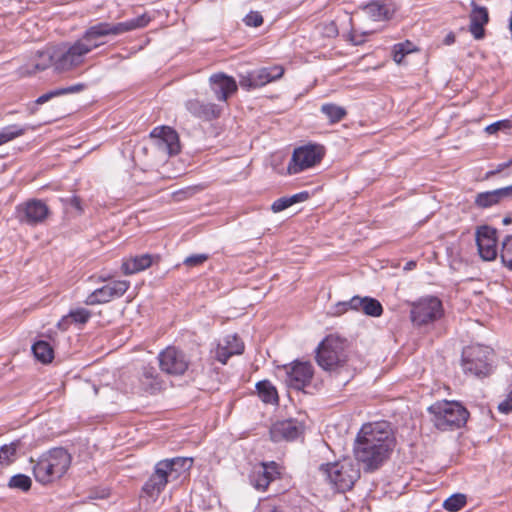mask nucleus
I'll return each mask as SVG.
<instances>
[{
	"mask_svg": "<svg viewBox=\"0 0 512 512\" xmlns=\"http://www.w3.org/2000/svg\"><path fill=\"white\" fill-rule=\"evenodd\" d=\"M394 445L395 439L387 422L366 423L356 436L353 453L364 471L373 472L389 458Z\"/></svg>",
	"mask_w": 512,
	"mask_h": 512,
	"instance_id": "f257e3e1",
	"label": "nucleus"
},
{
	"mask_svg": "<svg viewBox=\"0 0 512 512\" xmlns=\"http://www.w3.org/2000/svg\"><path fill=\"white\" fill-rule=\"evenodd\" d=\"M150 22V17L142 14L136 18L124 22L110 23L98 22L89 26L80 37L91 51L104 45V38L108 36H118L139 28H143Z\"/></svg>",
	"mask_w": 512,
	"mask_h": 512,
	"instance_id": "f03ea898",
	"label": "nucleus"
},
{
	"mask_svg": "<svg viewBox=\"0 0 512 512\" xmlns=\"http://www.w3.org/2000/svg\"><path fill=\"white\" fill-rule=\"evenodd\" d=\"M70 462V455L63 448L50 450L41 455L37 461L31 459V463L34 464V477L42 484H48L60 478L69 468Z\"/></svg>",
	"mask_w": 512,
	"mask_h": 512,
	"instance_id": "7ed1b4c3",
	"label": "nucleus"
},
{
	"mask_svg": "<svg viewBox=\"0 0 512 512\" xmlns=\"http://www.w3.org/2000/svg\"><path fill=\"white\" fill-rule=\"evenodd\" d=\"M91 52L89 47L78 38L73 43L69 44L67 48L54 60L49 52H41L39 57L43 60L35 64V69L38 71L45 70L51 64L58 72L69 71L79 67L85 61L86 56Z\"/></svg>",
	"mask_w": 512,
	"mask_h": 512,
	"instance_id": "20e7f679",
	"label": "nucleus"
},
{
	"mask_svg": "<svg viewBox=\"0 0 512 512\" xmlns=\"http://www.w3.org/2000/svg\"><path fill=\"white\" fill-rule=\"evenodd\" d=\"M347 341L337 335H328L316 349V361L325 371L334 372L342 368L348 359Z\"/></svg>",
	"mask_w": 512,
	"mask_h": 512,
	"instance_id": "39448f33",
	"label": "nucleus"
},
{
	"mask_svg": "<svg viewBox=\"0 0 512 512\" xmlns=\"http://www.w3.org/2000/svg\"><path fill=\"white\" fill-rule=\"evenodd\" d=\"M434 426L442 431L454 430L463 426L469 416L460 403L454 401L436 402L428 408Z\"/></svg>",
	"mask_w": 512,
	"mask_h": 512,
	"instance_id": "423d86ee",
	"label": "nucleus"
},
{
	"mask_svg": "<svg viewBox=\"0 0 512 512\" xmlns=\"http://www.w3.org/2000/svg\"><path fill=\"white\" fill-rule=\"evenodd\" d=\"M321 472L339 492L351 489L360 477V470L350 459L322 464Z\"/></svg>",
	"mask_w": 512,
	"mask_h": 512,
	"instance_id": "0eeeda50",
	"label": "nucleus"
},
{
	"mask_svg": "<svg viewBox=\"0 0 512 512\" xmlns=\"http://www.w3.org/2000/svg\"><path fill=\"white\" fill-rule=\"evenodd\" d=\"M493 351L487 346L471 345L463 349L461 365L465 374L478 378L491 374Z\"/></svg>",
	"mask_w": 512,
	"mask_h": 512,
	"instance_id": "6e6552de",
	"label": "nucleus"
},
{
	"mask_svg": "<svg viewBox=\"0 0 512 512\" xmlns=\"http://www.w3.org/2000/svg\"><path fill=\"white\" fill-rule=\"evenodd\" d=\"M443 315L442 302L435 296H427L412 304L410 317L416 326H424L440 319Z\"/></svg>",
	"mask_w": 512,
	"mask_h": 512,
	"instance_id": "1a4fd4ad",
	"label": "nucleus"
},
{
	"mask_svg": "<svg viewBox=\"0 0 512 512\" xmlns=\"http://www.w3.org/2000/svg\"><path fill=\"white\" fill-rule=\"evenodd\" d=\"M285 69L282 65L261 67L239 75V84L246 91L261 88L283 77Z\"/></svg>",
	"mask_w": 512,
	"mask_h": 512,
	"instance_id": "9d476101",
	"label": "nucleus"
},
{
	"mask_svg": "<svg viewBox=\"0 0 512 512\" xmlns=\"http://www.w3.org/2000/svg\"><path fill=\"white\" fill-rule=\"evenodd\" d=\"M324 156V147L318 144H309L298 147L292 154L288 165L289 174H297L320 163Z\"/></svg>",
	"mask_w": 512,
	"mask_h": 512,
	"instance_id": "9b49d317",
	"label": "nucleus"
},
{
	"mask_svg": "<svg viewBox=\"0 0 512 512\" xmlns=\"http://www.w3.org/2000/svg\"><path fill=\"white\" fill-rule=\"evenodd\" d=\"M130 287L127 280H113L92 291L84 300L88 306L106 304L122 297Z\"/></svg>",
	"mask_w": 512,
	"mask_h": 512,
	"instance_id": "f8f14e48",
	"label": "nucleus"
},
{
	"mask_svg": "<svg viewBox=\"0 0 512 512\" xmlns=\"http://www.w3.org/2000/svg\"><path fill=\"white\" fill-rule=\"evenodd\" d=\"M47 204L39 199L27 200L16 207V218L20 223L36 226L43 223L49 216Z\"/></svg>",
	"mask_w": 512,
	"mask_h": 512,
	"instance_id": "ddd939ff",
	"label": "nucleus"
},
{
	"mask_svg": "<svg viewBox=\"0 0 512 512\" xmlns=\"http://www.w3.org/2000/svg\"><path fill=\"white\" fill-rule=\"evenodd\" d=\"M160 369L170 375H183L190 364L186 354L176 347L170 346L158 355Z\"/></svg>",
	"mask_w": 512,
	"mask_h": 512,
	"instance_id": "4468645a",
	"label": "nucleus"
},
{
	"mask_svg": "<svg viewBox=\"0 0 512 512\" xmlns=\"http://www.w3.org/2000/svg\"><path fill=\"white\" fill-rule=\"evenodd\" d=\"M305 426L298 419H285L275 422L270 428V438L273 442L293 441L304 433Z\"/></svg>",
	"mask_w": 512,
	"mask_h": 512,
	"instance_id": "2eb2a0df",
	"label": "nucleus"
},
{
	"mask_svg": "<svg viewBox=\"0 0 512 512\" xmlns=\"http://www.w3.org/2000/svg\"><path fill=\"white\" fill-rule=\"evenodd\" d=\"M150 138L158 150L169 155L177 154L180 151L179 136L169 126H158L150 132Z\"/></svg>",
	"mask_w": 512,
	"mask_h": 512,
	"instance_id": "dca6fc26",
	"label": "nucleus"
},
{
	"mask_svg": "<svg viewBox=\"0 0 512 512\" xmlns=\"http://www.w3.org/2000/svg\"><path fill=\"white\" fill-rule=\"evenodd\" d=\"M496 229L487 225L476 230V244L480 257L485 261L494 260L497 256Z\"/></svg>",
	"mask_w": 512,
	"mask_h": 512,
	"instance_id": "f3484780",
	"label": "nucleus"
},
{
	"mask_svg": "<svg viewBox=\"0 0 512 512\" xmlns=\"http://www.w3.org/2000/svg\"><path fill=\"white\" fill-rule=\"evenodd\" d=\"M286 382L289 387L303 390L310 384L314 369L310 362L295 361L287 369Z\"/></svg>",
	"mask_w": 512,
	"mask_h": 512,
	"instance_id": "a211bd4d",
	"label": "nucleus"
},
{
	"mask_svg": "<svg viewBox=\"0 0 512 512\" xmlns=\"http://www.w3.org/2000/svg\"><path fill=\"white\" fill-rule=\"evenodd\" d=\"M279 475L278 465L274 461L255 466L250 474V483L257 490L264 491Z\"/></svg>",
	"mask_w": 512,
	"mask_h": 512,
	"instance_id": "6ab92c4d",
	"label": "nucleus"
},
{
	"mask_svg": "<svg viewBox=\"0 0 512 512\" xmlns=\"http://www.w3.org/2000/svg\"><path fill=\"white\" fill-rule=\"evenodd\" d=\"M163 466H166V464L157 462L154 467V472L142 487V491L150 498H157L171 480V476Z\"/></svg>",
	"mask_w": 512,
	"mask_h": 512,
	"instance_id": "aec40b11",
	"label": "nucleus"
},
{
	"mask_svg": "<svg viewBox=\"0 0 512 512\" xmlns=\"http://www.w3.org/2000/svg\"><path fill=\"white\" fill-rule=\"evenodd\" d=\"M209 81L211 89L219 101H226L237 90L235 79L224 73L213 74Z\"/></svg>",
	"mask_w": 512,
	"mask_h": 512,
	"instance_id": "412c9836",
	"label": "nucleus"
},
{
	"mask_svg": "<svg viewBox=\"0 0 512 512\" xmlns=\"http://www.w3.org/2000/svg\"><path fill=\"white\" fill-rule=\"evenodd\" d=\"M186 110L194 117L211 121L220 116L221 109L214 103H205L198 99H190L185 102Z\"/></svg>",
	"mask_w": 512,
	"mask_h": 512,
	"instance_id": "4be33fe9",
	"label": "nucleus"
},
{
	"mask_svg": "<svg viewBox=\"0 0 512 512\" xmlns=\"http://www.w3.org/2000/svg\"><path fill=\"white\" fill-rule=\"evenodd\" d=\"M244 351V343L236 335H227L219 342L216 349V359L222 364H226L228 359L233 355L242 354Z\"/></svg>",
	"mask_w": 512,
	"mask_h": 512,
	"instance_id": "5701e85b",
	"label": "nucleus"
},
{
	"mask_svg": "<svg viewBox=\"0 0 512 512\" xmlns=\"http://www.w3.org/2000/svg\"><path fill=\"white\" fill-rule=\"evenodd\" d=\"M469 31L473 37L480 40L485 35L484 26L489 21V14L486 7L478 6L474 1L471 3Z\"/></svg>",
	"mask_w": 512,
	"mask_h": 512,
	"instance_id": "b1692460",
	"label": "nucleus"
},
{
	"mask_svg": "<svg viewBox=\"0 0 512 512\" xmlns=\"http://www.w3.org/2000/svg\"><path fill=\"white\" fill-rule=\"evenodd\" d=\"M364 10L366 14L374 21H385L393 17L395 9L392 4L384 1H372L368 3Z\"/></svg>",
	"mask_w": 512,
	"mask_h": 512,
	"instance_id": "393cba45",
	"label": "nucleus"
},
{
	"mask_svg": "<svg viewBox=\"0 0 512 512\" xmlns=\"http://www.w3.org/2000/svg\"><path fill=\"white\" fill-rule=\"evenodd\" d=\"M151 265L152 256L143 254L123 260L121 269L125 275H132L149 268Z\"/></svg>",
	"mask_w": 512,
	"mask_h": 512,
	"instance_id": "a878e982",
	"label": "nucleus"
},
{
	"mask_svg": "<svg viewBox=\"0 0 512 512\" xmlns=\"http://www.w3.org/2000/svg\"><path fill=\"white\" fill-rule=\"evenodd\" d=\"M142 388L151 394L159 391L162 387V381L155 367L145 366L142 369L139 378Z\"/></svg>",
	"mask_w": 512,
	"mask_h": 512,
	"instance_id": "bb28decb",
	"label": "nucleus"
},
{
	"mask_svg": "<svg viewBox=\"0 0 512 512\" xmlns=\"http://www.w3.org/2000/svg\"><path fill=\"white\" fill-rule=\"evenodd\" d=\"M160 464H166L163 468L171 476L172 480L177 479L180 474L188 470L192 464V459L184 457H175L159 461Z\"/></svg>",
	"mask_w": 512,
	"mask_h": 512,
	"instance_id": "cd10ccee",
	"label": "nucleus"
},
{
	"mask_svg": "<svg viewBox=\"0 0 512 512\" xmlns=\"http://www.w3.org/2000/svg\"><path fill=\"white\" fill-rule=\"evenodd\" d=\"M358 301L360 303H357V312H363L367 316L371 317H379L383 313V307L381 303L371 297H360L358 296Z\"/></svg>",
	"mask_w": 512,
	"mask_h": 512,
	"instance_id": "c85d7f7f",
	"label": "nucleus"
},
{
	"mask_svg": "<svg viewBox=\"0 0 512 512\" xmlns=\"http://www.w3.org/2000/svg\"><path fill=\"white\" fill-rule=\"evenodd\" d=\"M85 87H86L85 84L77 83V84H74V85H71L68 87L57 88V89L51 90V91L39 96L36 99L35 103L38 105H41V104H44V103L48 102L49 100H51L55 97H58V96H62L65 94L78 93V92L84 90Z\"/></svg>",
	"mask_w": 512,
	"mask_h": 512,
	"instance_id": "c756f323",
	"label": "nucleus"
},
{
	"mask_svg": "<svg viewBox=\"0 0 512 512\" xmlns=\"http://www.w3.org/2000/svg\"><path fill=\"white\" fill-rule=\"evenodd\" d=\"M256 389L260 399L268 404L278 403V393L275 386L268 380L259 381L256 384Z\"/></svg>",
	"mask_w": 512,
	"mask_h": 512,
	"instance_id": "7c9ffc66",
	"label": "nucleus"
},
{
	"mask_svg": "<svg viewBox=\"0 0 512 512\" xmlns=\"http://www.w3.org/2000/svg\"><path fill=\"white\" fill-rule=\"evenodd\" d=\"M32 352L36 359L42 363H50L54 357L53 349L46 341H37L32 346Z\"/></svg>",
	"mask_w": 512,
	"mask_h": 512,
	"instance_id": "2f4dec72",
	"label": "nucleus"
},
{
	"mask_svg": "<svg viewBox=\"0 0 512 512\" xmlns=\"http://www.w3.org/2000/svg\"><path fill=\"white\" fill-rule=\"evenodd\" d=\"M500 203L496 190L480 192L475 196L474 204L481 209L490 208Z\"/></svg>",
	"mask_w": 512,
	"mask_h": 512,
	"instance_id": "473e14b6",
	"label": "nucleus"
},
{
	"mask_svg": "<svg viewBox=\"0 0 512 512\" xmlns=\"http://www.w3.org/2000/svg\"><path fill=\"white\" fill-rule=\"evenodd\" d=\"M321 112L327 117L330 123H337L346 116V110L336 104H323Z\"/></svg>",
	"mask_w": 512,
	"mask_h": 512,
	"instance_id": "72a5a7b5",
	"label": "nucleus"
},
{
	"mask_svg": "<svg viewBox=\"0 0 512 512\" xmlns=\"http://www.w3.org/2000/svg\"><path fill=\"white\" fill-rule=\"evenodd\" d=\"M19 445L20 441L16 440L0 448V464L2 466H8L15 461Z\"/></svg>",
	"mask_w": 512,
	"mask_h": 512,
	"instance_id": "f704fd0d",
	"label": "nucleus"
},
{
	"mask_svg": "<svg viewBox=\"0 0 512 512\" xmlns=\"http://www.w3.org/2000/svg\"><path fill=\"white\" fill-rule=\"evenodd\" d=\"M26 129L17 125H8L0 129V146L19 137L25 133Z\"/></svg>",
	"mask_w": 512,
	"mask_h": 512,
	"instance_id": "c9c22d12",
	"label": "nucleus"
},
{
	"mask_svg": "<svg viewBox=\"0 0 512 512\" xmlns=\"http://www.w3.org/2000/svg\"><path fill=\"white\" fill-rule=\"evenodd\" d=\"M357 303H360L358 301V296H353L347 301H340L331 307L330 314L333 316H340L349 310L357 311Z\"/></svg>",
	"mask_w": 512,
	"mask_h": 512,
	"instance_id": "e433bc0d",
	"label": "nucleus"
},
{
	"mask_svg": "<svg viewBox=\"0 0 512 512\" xmlns=\"http://www.w3.org/2000/svg\"><path fill=\"white\" fill-rule=\"evenodd\" d=\"M500 257L503 265L512 271V235L503 240Z\"/></svg>",
	"mask_w": 512,
	"mask_h": 512,
	"instance_id": "4c0bfd02",
	"label": "nucleus"
},
{
	"mask_svg": "<svg viewBox=\"0 0 512 512\" xmlns=\"http://www.w3.org/2000/svg\"><path fill=\"white\" fill-rule=\"evenodd\" d=\"M466 504V496L464 494H453L448 497L444 503L443 508L450 512H457L462 509Z\"/></svg>",
	"mask_w": 512,
	"mask_h": 512,
	"instance_id": "58836bf2",
	"label": "nucleus"
},
{
	"mask_svg": "<svg viewBox=\"0 0 512 512\" xmlns=\"http://www.w3.org/2000/svg\"><path fill=\"white\" fill-rule=\"evenodd\" d=\"M32 481L29 476L25 474H17L10 478L8 487L12 489H18L23 492L28 491L31 488Z\"/></svg>",
	"mask_w": 512,
	"mask_h": 512,
	"instance_id": "ea45409f",
	"label": "nucleus"
},
{
	"mask_svg": "<svg viewBox=\"0 0 512 512\" xmlns=\"http://www.w3.org/2000/svg\"><path fill=\"white\" fill-rule=\"evenodd\" d=\"M413 51H414V47H413L412 43L409 41H406L404 43L395 44L393 47V60L397 64H401L404 57Z\"/></svg>",
	"mask_w": 512,
	"mask_h": 512,
	"instance_id": "a19ab883",
	"label": "nucleus"
},
{
	"mask_svg": "<svg viewBox=\"0 0 512 512\" xmlns=\"http://www.w3.org/2000/svg\"><path fill=\"white\" fill-rule=\"evenodd\" d=\"M71 323L85 324L91 318V312L85 308H77L69 312Z\"/></svg>",
	"mask_w": 512,
	"mask_h": 512,
	"instance_id": "79ce46f5",
	"label": "nucleus"
},
{
	"mask_svg": "<svg viewBox=\"0 0 512 512\" xmlns=\"http://www.w3.org/2000/svg\"><path fill=\"white\" fill-rule=\"evenodd\" d=\"M249 27H259L263 24V17L258 11H250L243 19Z\"/></svg>",
	"mask_w": 512,
	"mask_h": 512,
	"instance_id": "37998d69",
	"label": "nucleus"
},
{
	"mask_svg": "<svg viewBox=\"0 0 512 512\" xmlns=\"http://www.w3.org/2000/svg\"><path fill=\"white\" fill-rule=\"evenodd\" d=\"M512 129V121L509 119L500 120L494 122L486 127V132L489 134H493L499 130H509Z\"/></svg>",
	"mask_w": 512,
	"mask_h": 512,
	"instance_id": "c03bdc74",
	"label": "nucleus"
},
{
	"mask_svg": "<svg viewBox=\"0 0 512 512\" xmlns=\"http://www.w3.org/2000/svg\"><path fill=\"white\" fill-rule=\"evenodd\" d=\"M62 202L66 207L74 208L79 214L83 213L82 201L80 197L72 195L68 198L62 199Z\"/></svg>",
	"mask_w": 512,
	"mask_h": 512,
	"instance_id": "a18cd8bd",
	"label": "nucleus"
},
{
	"mask_svg": "<svg viewBox=\"0 0 512 512\" xmlns=\"http://www.w3.org/2000/svg\"><path fill=\"white\" fill-rule=\"evenodd\" d=\"M208 259V255L206 254H195L188 256L184 260V264L189 267H195L203 264Z\"/></svg>",
	"mask_w": 512,
	"mask_h": 512,
	"instance_id": "49530a36",
	"label": "nucleus"
},
{
	"mask_svg": "<svg viewBox=\"0 0 512 512\" xmlns=\"http://www.w3.org/2000/svg\"><path fill=\"white\" fill-rule=\"evenodd\" d=\"M292 206L289 200V197H281L275 200L271 206L273 212H281L286 208Z\"/></svg>",
	"mask_w": 512,
	"mask_h": 512,
	"instance_id": "de8ad7c7",
	"label": "nucleus"
},
{
	"mask_svg": "<svg viewBox=\"0 0 512 512\" xmlns=\"http://www.w3.org/2000/svg\"><path fill=\"white\" fill-rule=\"evenodd\" d=\"M499 197L500 202L504 199L512 200V185L495 189Z\"/></svg>",
	"mask_w": 512,
	"mask_h": 512,
	"instance_id": "09e8293b",
	"label": "nucleus"
},
{
	"mask_svg": "<svg viewBox=\"0 0 512 512\" xmlns=\"http://www.w3.org/2000/svg\"><path fill=\"white\" fill-rule=\"evenodd\" d=\"M308 198H309V193L306 191L289 196L291 205L298 203V202H303V201L307 200Z\"/></svg>",
	"mask_w": 512,
	"mask_h": 512,
	"instance_id": "8fccbe9b",
	"label": "nucleus"
},
{
	"mask_svg": "<svg viewBox=\"0 0 512 512\" xmlns=\"http://www.w3.org/2000/svg\"><path fill=\"white\" fill-rule=\"evenodd\" d=\"M510 165H512V158L507 161V162H504V163H500L498 164L497 168L493 171H489L487 173V177H490L492 175H495L497 173H500L501 171H503L504 169L508 168Z\"/></svg>",
	"mask_w": 512,
	"mask_h": 512,
	"instance_id": "3c124183",
	"label": "nucleus"
},
{
	"mask_svg": "<svg viewBox=\"0 0 512 512\" xmlns=\"http://www.w3.org/2000/svg\"><path fill=\"white\" fill-rule=\"evenodd\" d=\"M71 321L69 315L64 316L57 324L58 328L61 330H67Z\"/></svg>",
	"mask_w": 512,
	"mask_h": 512,
	"instance_id": "603ef678",
	"label": "nucleus"
},
{
	"mask_svg": "<svg viewBox=\"0 0 512 512\" xmlns=\"http://www.w3.org/2000/svg\"><path fill=\"white\" fill-rule=\"evenodd\" d=\"M443 42H444V44H445V45H451V44H453V43L455 42V35H454L452 32L448 33V34L445 36V38H444Z\"/></svg>",
	"mask_w": 512,
	"mask_h": 512,
	"instance_id": "864d4df0",
	"label": "nucleus"
},
{
	"mask_svg": "<svg viewBox=\"0 0 512 512\" xmlns=\"http://www.w3.org/2000/svg\"><path fill=\"white\" fill-rule=\"evenodd\" d=\"M511 222H512V219H511L510 217H505V218L503 219V224H504V225H508V224H510Z\"/></svg>",
	"mask_w": 512,
	"mask_h": 512,
	"instance_id": "5fc2aeb1",
	"label": "nucleus"
},
{
	"mask_svg": "<svg viewBox=\"0 0 512 512\" xmlns=\"http://www.w3.org/2000/svg\"><path fill=\"white\" fill-rule=\"evenodd\" d=\"M268 512H283V511L277 507H274V508L270 509Z\"/></svg>",
	"mask_w": 512,
	"mask_h": 512,
	"instance_id": "6e6d98bb",
	"label": "nucleus"
},
{
	"mask_svg": "<svg viewBox=\"0 0 512 512\" xmlns=\"http://www.w3.org/2000/svg\"><path fill=\"white\" fill-rule=\"evenodd\" d=\"M110 279V276H107V277H101V280L102 281H108Z\"/></svg>",
	"mask_w": 512,
	"mask_h": 512,
	"instance_id": "4d7b16f0",
	"label": "nucleus"
},
{
	"mask_svg": "<svg viewBox=\"0 0 512 512\" xmlns=\"http://www.w3.org/2000/svg\"><path fill=\"white\" fill-rule=\"evenodd\" d=\"M352 41L354 42V44H359L360 43L359 41H356L354 38H352Z\"/></svg>",
	"mask_w": 512,
	"mask_h": 512,
	"instance_id": "13d9d810",
	"label": "nucleus"
}]
</instances>
